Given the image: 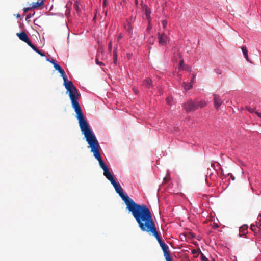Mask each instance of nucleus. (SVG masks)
I'll list each match as a JSON object with an SVG mask.
<instances>
[{
  "label": "nucleus",
  "mask_w": 261,
  "mask_h": 261,
  "mask_svg": "<svg viewBox=\"0 0 261 261\" xmlns=\"http://www.w3.org/2000/svg\"><path fill=\"white\" fill-rule=\"evenodd\" d=\"M55 69L58 71V72L60 73L61 76L63 77L64 80V85L65 87L67 92L70 91L76 88L71 81H69L68 80L67 77L65 74L64 70L58 64H55Z\"/></svg>",
  "instance_id": "39448f33"
},
{
  "label": "nucleus",
  "mask_w": 261,
  "mask_h": 261,
  "mask_svg": "<svg viewBox=\"0 0 261 261\" xmlns=\"http://www.w3.org/2000/svg\"><path fill=\"white\" fill-rule=\"evenodd\" d=\"M111 184L115 188L116 192L119 194L124 201L126 205L127 210L132 213L136 222L150 211L145 204H137L128 195L124 194L122 187L115 180L112 182Z\"/></svg>",
  "instance_id": "f257e3e1"
},
{
  "label": "nucleus",
  "mask_w": 261,
  "mask_h": 261,
  "mask_svg": "<svg viewBox=\"0 0 261 261\" xmlns=\"http://www.w3.org/2000/svg\"><path fill=\"white\" fill-rule=\"evenodd\" d=\"M103 175L109 180H110L111 183L115 180L108 168L103 170Z\"/></svg>",
  "instance_id": "1a4fd4ad"
},
{
  "label": "nucleus",
  "mask_w": 261,
  "mask_h": 261,
  "mask_svg": "<svg viewBox=\"0 0 261 261\" xmlns=\"http://www.w3.org/2000/svg\"><path fill=\"white\" fill-rule=\"evenodd\" d=\"M198 105L197 100L192 101L190 100L185 102L183 107L186 112H190L196 111L198 109Z\"/></svg>",
  "instance_id": "423d86ee"
},
{
  "label": "nucleus",
  "mask_w": 261,
  "mask_h": 261,
  "mask_svg": "<svg viewBox=\"0 0 261 261\" xmlns=\"http://www.w3.org/2000/svg\"><path fill=\"white\" fill-rule=\"evenodd\" d=\"M47 61L51 63L54 65V67H55V64H57L54 59H51V60H49L48 59H47Z\"/></svg>",
  "instance_id": "c756f323"
},
{
  "label": "nucleus",
  "mask_w": 261,
  "mask_h": 261,
  "mask_svg": "<svg viewBox=\"0 0 261 261\" xmlns=\"http://www.w3.org/2000/svg\"><path fill=\"white\" fill-rule=\"evenodd\" d=\"M158 38L159 39V45L161 46L166 45L167 42L169 40V38L164 32L162 33L159 32L158 33Z\"/></svg>",
  "instance_id": "0eeeda50"
},
{
  "label": "nucleus",
  "mask_w": 261,
  "mask_h": 261,
  "mask_svg": "<svg viewBox=\"0 0 261 261\" xmlns=\"http://www.w3.org/2000/svg\"><path fill=\"white\" fill-rule=\"evenodd\" d=\"M195 77V75L194 74H193L192 75V79H191V83L192 84V83H194V79Z\"/></svg>",
  "instance_id": "72a5a7b5"
},
{
  "label": "nucleus",
  "mask_w": 261,
  "mask_h": 261,
  "mask_svg": "<svg viewBox=\"0 0 261 261\" xmlns=\"http://www.w3.org/2000/svg\"><path fill=\"white\" fill-rule=\"evenodd\" d=\"M16 35L19 38L24 41V42L29 39V37L26 33L24 32H21V33H17Z\"/></svg>",
  "instance_id": "9d476101"
},
{
  "label": "nucleus",
  "mask_w": 261,
  "mask_h": 261,
  "mask_svg": "<svg viewBox=\"0 0 261 261\" xmlns=\"http://www.w3.org/2000/svg\"><path fill=\"white\" fill-rule=\"evenodd\" d=\"M31 17V15L30 14H28L26 17V19H29Z\"/></svg>",
  "instance_id": "ea45409f"
},
{
  "label": "nucleus",
  "mask_w": 261,
  "mask_h": 261,
  "mask_svg": "<svg viewBox=\"0 0 261 261\" xmlns=\"http://www.w3.org/2000/svg\"><path fill=\"white\" fill-rule=\"evenodd\" d=\"M37 51H36V53H37L38 54H39V55H40L42 57H44L45 56V53L41 51V50H39L38 49L37 50Z\"/></svg>",
  "instance_id": "393cba45"
},
{
  "label": "nucleus",
  "mask_w": 261,
  "mask_h": 261,
  "mask_svg": "<svg viewBox=\"0 0 261 261\" xmlns=\"http://www.w3.org/2000/svg\"><path fill=\"white\" fill-rule=\"evenodd\" d=\"M32 9H33V8H31V7H28V8H24L23 10L24 13H27L30 10H31Z\"/></svg>",
  "instance_id": "b1692460"
},
{
  "label": "nucleus",
  "mask_w": 261,
  "mask_h": 261,
  "mask_svg": "<svg viewBox=\"0 0 261 261\" xmlns=\"http://www.w3.org/2000/svg\"><path fill=\"white\" fill-rule=\"evenodd\" d=\"M68 95L71 101L72 106L76 113V117L79 121V126L82 133L85 136L92 133L93 132L89 128L88 122L85 119L82 109L77 101L80 97V95L78 93L77 89L69 91Z\"/></svg>",
  "instance_id": "7ed1b4c3"
},
{
  "label": "nucleus",
  "mask_w": 261,
  "mask_h": 261,
  "mask_svg": "<svg viewBox=\"0 0 261 261\" xmlns=\"http://www.w3.org/2000/svg\"><path fill=\"white\" fill-rule=\"evenodd\" d=\"M251 227L252 230H253L254 228H255V226H254V225H251Z\"/></svg>",
  "instance_id": "37998d69"
},
{
  "label": "nucleus",
  "mask_w": 261,
  "mask_h": 261,
  "mask_svg": "<svg viewBox=\"0 0 261 261\" xmlns=\"http://www.w3.org/2000/svg\"><path fill=\"white\" fill-rule=\"evenodd\" d=\"M244 57L245 58H246V60L248 62H250L249 59V57H248V54H246L244 55Z\"/></svg>",
  "instance_id": "473e14b6"
},
{
  "label": "nucleus",
  "mask_w": 261,
  "mask_h": 261,
  "mask_svg": "<svg viewBox=\"0 0 261 261\" xmlns=\"http://www.w3.org/2000/svg\"><path fill=\"white\" fill-rule=\"evenodd\" d=\"M133 90L134 91V92L136 93V94H137L138 92V90L137 89H136V88H133Z\"/></svg>",
  "instance_id": "58836bf2"
},
{
  "label": "nucleus",
  "mask_w": 261,
  "mask_h": 261,
  "mask_svg": "<svg viewBox=\"0 0 261 261\" xmlns=\"http://www.w3.org/2000/svg\"><path fill=\"white\" fill-rule=\"evenodd\" d=\"M184 70H187V71H191V68L189 67V66L186 65L185 67H184Z\"/></svg>",
  "instance_id": "7c9ffc66"
},
{
  "label": "nucleus",
  "mask_w": 261,
  "mask_h": 261,
  "mask_svg": "<svg viewBox=\"0 0 261 261\" xmlns=\"http://www.w3.org/2000/svg\"><path fill=\"white\" fill-rule=\"evenodd\" d=\"M113 61L116 64L117 61V54L116 48H115V49L113 51Z\"/></svg>",
  "instance_id": "4468645a"
},
{
  "label": "nucleus",
  "mask_w": 261,
  "mask_h": 261,
  "mask_svg": "<svg viewBox=\"0 0 261 261\" xmlns=\"http://www.w3.org/2000/svg\"><path fill=\"white\" fill-rule=\"evenodd\" d=\"M86 141L91 148V151L93 153V155L97 160L101 158L99 152L100 146L94 134L92 133L85 136Z\"/></svg>",
  "instance_id": "20e7f679"
},
{
  "label": "nucleus",
  "mask_w": 261,
  "mask_h": 261,
  "mask_svg": "<svg viewBox=\"0 0 261 261\" xmlns=\"http://www.w3.org/2000/svg\"><path fill=\"white\" fill-rule=\"evenodd\" d=\"M126 0H122V2L121 3V4L122 5V3H123L124 4H125L126 3Z\"/></svg>",
  "instance_id": "a19ab883"
},
{
  "label": "nucleus",
  "mask_w": 261,
  "mask_h": 261,
  "mask_svg": "<svg viewBox=\"0 0 261 261\" xmlns=\"http://www.w3.org/2000/svg\"><path fill=\"white\" fill-rule=\"evenodd\" d=\"M231 178H232V179L233 180H234V177H231Z\"/></svg>",
  "instance_id": "de8ad7c7"
},
{
  "label": "nucleus",
  "mask_w": 261,
  "mask_h": 261,
  "mask_svg": "<svg viewBox=\"0 0 261 261\" xmlns=\"http://www.w3.org/2000/svg\"><path fill=\"white\" fill-rule=\"evenodd\" d=\"M35 51H37V50L38 48L35 47L33 44H32V46H30Z\"/></svg>",
  "instance_id": "2f4dec72"
},
{
  "label": "nucleus",
  "mask_w": 261,
  "mask_h": 261,
  "mask_svg": "<svg viewBox=\"0 0 261 261\" xmlns=\"http://www.w3.org/2000/svg\"><path fill=\"white\" fill-rule=\"evenodd\" d=\"M247 110L250 112V113H255V112L256 111H255V109L254 108H251V107H247Z\"/></svg>",
  "instance_id": "4be33fe9"
},
{
  "label": "nucleus",
  "mask_w": 261,
  "mask_h": 261,
  "mask_svg": "<svg viewBox=\"0 0 261 261\" xmlns=\"http://www.w3.org/2000/svg\"><path fill=\"white\" fill-rule=\"evenodd\" d=\"M214 106L217 109H218L221 104L223 102L222 100L221 99L219 95L214 94Z\"/></svg>",
  "instance_id": "6e6552de"
},
{
  "label": "nucleus",
  "mask_w": 261,
  "mask_h": 261,
  "mask_svg": "<svg viewBox=\"0 0 261 261\" xmlns=\"http://www.w3.org/2000/svg\"><path fill=\"white\" fill-rule=\"evenodd\" d=\"M170 179V177H168L167 176H166L164 178V181L166 182L167 181H168Z\"/></svg>",
  "instance_id": "c9c22d12"
},
{
  "label": "nucleus",
  "mask_w": 261,
  "mask_h": 261,
  "mask_svg": "<svg viewBox=\"0 0 261 261\" xmlns=\"http://www.w3.org/2000/svg\"><path fill=\"white\" fill-rule=\"evenodd\" d=\"M164 256L165 258L166 261H172L170 257V253L164 255Z\"/></svg>",
  "instance_id": "a211bd4d"
},
{
  "label": "nucleus",
  "mask_w": 261,
  "mask_h": 261,
  "mask_svg": "<svg viewBox=\"0 0 261 261\" xmlns=\"http://www.w3.org/2000/svg\"><path fill=\"white\" fill-rule=\"evenodd\" d=\"M98 161L99 162V164L100 167L103 169V170H105V169L107 168V166L105 165V164L102 159H101Z\"/></svg>",
  "instance_id": "ddd939ff"
},
{
  "label": "nucleus",
  "mask_w": 261,
  "mask_h": 261,
  "mask_svg": "<svg viewBox=\"0 0 261 261\" xmlns=\"http://www.w3.org/2000/svg\"><path fill=\"white\" fill-rule=\"evenodd\" d=\"M201 258L202 261H208L207 257L202 252H201Z\"/></svg>",
  "instance_id": "412c9836"
},
{
  "label": "nucleus",
  "mask_w": 261,
  "mask_h": 261,
  "mask_svg": "<svg viewBox=\"0 0 261 261\" xmlns=\"http://www.w3.org/2000/svg\"><path fill=\"white\" fill-rule=\"evenodd\" d=\"M241 48L244 55L248 54V50L245 46H242Z\"/></svg>",
  "instance_id": "aec40b11"
},
{
  "label": "nucleus",
  "mask_w": 261,
  "mask_h": 261,
  "mask_svg": "<svg viewBox=\"0 0 261 261\" xmlns=\"http://www.w3.org/2000/svg\"><path fill=\"white\" fill-rule=\"evenodd\" d=\"M145 15H146V17L147 18V19H149V17H150V10L148 9V7H146L145 9Z\"/></svg>",
  "instance_id": "dca6fc26"
},
{
  "label": "nucleus",
  "mask_w": 261,
  "mask_h": 261,
  "mask_svg": "<svg viewBox=\"0 0 261 261\" xmlns=\"http://www.w3.org/2000/svg\"><path fill=\"white\" fill-rule=\"evenodd\" d=\"M137 222L139 227L142 231L148 232L156 238L163 251L164 255L170 253L168 246L162 241L156 230L150 211L138 220Z\"/></svg>",
  "instance_id": "f03ea898"
},
{
  "label": "nucleus",
  "mask_w": 261,
  "mask_h": 261,
  "mask_svg": "<svg viewBox=\"0 0 261 261\" xmlns=\"http://www.w3.org/2000/svg\"><path fill=\"white\" fill-rule=\"evenodd\" d=\"M162 23L164 28H165L167 25V21L166 20H163Z\"/></svg>",
  "instance_id": "a878e982"
},
{
  "label": "nucleus",
  "mask_w": 261,
  "mask_h": 261,
  "mask_svg": "<svg viewBox=\"0 0 261 261\" xmlns=\"http://www.w3.org/2000/svg\"><path fill=\"white\" fill-rule=\"evenodd\" d=\"M96 63L99 65H103V63L101 62H99L97 59H96Z\"/></svg>",
  "instance_id": "c85d7f7f"
},
{
  "label": "nucleus",
  "mask_w": 261,
  "mask_h": 261,
  "mask_svg": "<svg viewBox=\"0 0 261 261\" xmlns=\"http://www.w3.org/2000/svg\"><path fill=\"white\" fill-rule=\"evenodd\" d=\"M255 113L259 117L261 118V113H259L257 111H255Z\"/></svg>",
  "instance_id": "4c0bfd02"
},
{
  "label": "nucleus",
  "mask_w": 261,
  "mask_h": 261,
  "mask_svg": "<svg viewBox=\"0 0 261 261\" xmlns=\"http://www.w3.org/2000/svg\"><path fill=\"white\" fill-rule=\"evenodd\" d=\"M184 84L185 85L184 88H185V89L186 90V91H187V90L190 89L192 87V85L191 83L189 84H187V83H186L184 82Z\"/></svg>",
  "instance_id": "f3484780"
},
{
  "label": "nucleus",
  "mask_w": 261,
  "mask_h": 261,
  "mask_svg": "<svg viewBox=\"0 0 261 261\" xmlns=\"http://www.w3.org/2000/svg\"><path fill=\"white\" fill-rule=\"evenodd\" d=\"M192 253H195V250H193V251H192Z\"/></svg>",
  "instance_id": "49530a36"
},
{
  "label": "nucleus",
  "mask_w": 261,
  "mask_h": 261,
  "mask_svg": "<svg viewBox=\"0 0 261 261\" xmlns=\"http://www.w3.org/2000/svg\"><path fill=\"white\" fill-rule=\"evenodd\" d=\"M25 43H27L28 44V45L30 47V46H32V42H31V41L30 40L29 38L25 42Z\"/></svg>",
  "instance_id": "bb28decb"
},
{
  "label": "nucleus",
  "mask_w": 261,
  "mask_h": 261,
  "mask_svg": "<svg viewBox=\"0 0 261 261\" xmlns=\"http://www.w3.org/2000/svg\"><path fill=\"white\" fill-rule=\"evenodd\" d=\"M143 85L148 89L152 87V82L150 79H146L143 81Z\"/></svg>",
  "instance_id": "9b49d317"
},
{
  "label": "nucleus",
  "mask_w": 261,
  "mask_h": 261,
  "mask_svg": "<svg viewBox=\"0 0 261 261\" xmlns=\"http://www.w3.org/2000/svg\"><path fill=\"white\" fill-rule=\"evenodd\" d=\"M108 49H109V51H110L112 50V40H111L109 43Z\"/></svg>",
  "instance_id": "5701e85b"
},
{
  "label": "nucleus",
  "mask_w": 261,
  "mask_h": 261,
  "mask_svg": "<svg viewBox=\"0 0 261 261\" xmlns=\"http://www.w3.org/2000/svg\"><path fill=\"white\" fill-rule=\"evenodd\" d=\"M44 1V0H39L36 3H33V5L32 7H31V8L35 9L38 7L43 5Z\"/></svg>",
  "instance_id": "f8f14e48"
},
{
  "label": "nucleus",
  "mask_w": 261,
  "mask_h": 261,
  "mask_svg": "<svg viewBox=\"0 0 261 261\" xmlns=\"http://www.w3.org/2000/svg\"><path fill=\"white\" fill-rule=\"evenodd\" d=\"M151 27H152V25L150 23H149V25L147 28V31H149L151 29Z\"/></svg>",
  "instance_id": "e433bc0d"
},
{
  "label": "nucleus",
  "mask_w": 261,
  "mask_h": 261,
  "mask_svg": "<svg viewBox=\"0 0 261 261\" xmlns=\"http://www.w3.org/2000/svg\"><path fill=\"white\" fill-rule=\"evenodd\" d=\"M107 11H105V15H107Z\"/></svg>",
  "instance_id": "a18cd8bd"
},
{
  "label": "nucleus",
  "mask_w": 261,
  "mask_h": 261,
  "mask_svg": "<svg viewBox=\"0 0 261 261\" xmlns=\"http://www.w3.org/2000/svg\"><path fill=\"white\" fill-rule=\"evenodd\" d=\"M135 3H136V4H137V5L138 4V1H137V0H136V1H135Z\"/></svg>",
  "instance_id": "c03bdc74"
},
{
  "label": "nucleus",
  "mask_w": 261,
  "mask_h": 261,
  "mask_svg": "<svg viewBox=\"0 0 261 261\" xmlns=\"http://www.w3.org/2000/svg\"><path fill=\"white\" fill-rule=\"evenodd\" d=\"M197 103L198 104V108L199 107L203 108L206 105V102L205 101H197Z\"/></svg>",
  "instance_id": "2eb2a0df"
},
{
  "label": "nucleus",
  "mask_w": 261,
  "mask_h": 261,
  "mask_svg": "<svg viewBox=\"0 0 261 261\" xmlns=\"http://www.w3.org/2000/svg\"><path fill=\"white\" fill-rule=\"evenodd\" d=\"M107 5V0L103 1V7L105 8Z\"/></svg>",
  "instance_id": "f704fd0d"
},
{
  "label": "nucleus",
  "mask_w": 261,
  "mask_h": 261,
  "mask_svg": "<svg viewBox=\"0 0 261 261\" xmlns=\"http://www.w3.org/2000/svg\"><path fill=\"white\" fill-rule=\"evenodd\" d=\"M16 17H17V18H20V15L19 14H17L16 15Z\"/></svg>",
  "instance_id": "79ce46f5"
},
{
  "label": "nucleus",
  "mask_w": 261,
  "mask_h": 261,
  "mask_svg": "<svg viewBox=\"0 0 261 261\" xmlns=\"http://www.w3.org/2000/svg\"><path fill=\"white\" fill-rule=\"evenodd\" d=\"M186 65H184V60H181L180 61V63H179V70H182V69H184V67Z\"/></svg>",
  "instance_id": "6ab92c4d"
},
{
  "label": "nucleus",
  "mask_w": 261,
  "mask_h": 261,
  "mask_svg": "<svg viewBox=\"0 0 261 261\" xmlns=\"http://www.w3.org/2000/svg\"><path fill=\"white\" fill-rule=\"evenodd\" d=\"M123 37L122 34L120 33L119 34V35L117 37V41H119L120 40H121Z\"/></svg>",
  "instance_id": "cd10ccee"
}]
</instances>
